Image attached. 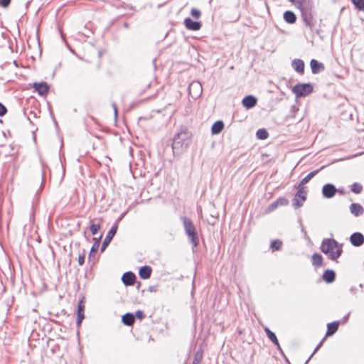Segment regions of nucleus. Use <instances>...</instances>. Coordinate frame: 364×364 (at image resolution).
<instances>
[{
  "instance_id": "nucleus-29",
  "label": "nucleus",
  "mask_w": 364,
  "mask_h": 364,
  "mask_svg": "<svg viewBox=\"0 0 364 364\" xmlns=\"http://www.w3.org/2000/svg\"><path fill=\"white\" fill-rule=\"evenodd\" d=\"M350 190L354 193L359 194L363 190V186L358 183H353L351 186Z\"/></svg>"
},
{
  "instance_id": "nucleus-14",
  "label": "nucleus",
  "mask_w": 364,
  "mask_h": 364,
  "mask_svg": "<svg viewBox=\"0 0 364 364\" xmlns=\"http://www.w3.org/2000/svg\"><path fill=\"white\" fill-rule=\"evenodd\" d=\"M257 104V99L252 95H248L243 98L242 105L247 109L255 107Z\"/></svg>"
},
{
  "instance_id": "nucleus-36",
  "label": "nucleus",
  "mask_w": 364,
  "mask_h": 364,
  "mask_svg": "<svg viewBox=\"0 0 364 364\" xmlns=\"http://www.w3.org/2000/svg\"><path fill=\"white\" fill-rule=\"evenodd\" d=\"M291 2L296 8L301 9L303 6V4L305 0H289Z\"/></svg>"
},
{
  "instance_id": "nucleus-42",
  "label": "nucleus",
  "mask_w": 364,
  "mask_h": 364,
  "mask_svg": "<svg viewBox=\"0 0 364 364\" xmlns=\"http://www.w3.org/2000/svg\"><path fill=\"white\" fill-rule=\"evenodd\" d=\"M135 314L136 316L140 319H141L144 317V313L140 310L136 311Z\"/></svg>"
},
{
  "instance_id": "nucleus-33",
  "label": "nucleus",
  "mask_w": 364,
  "mask_h": 364,
  "mask_svg": "<svg viewBox=\"0 0 364 364\" xmlns=\"http://www.w3.org/2000/svg\"><path fill=\"white\" fill-rule=\"evenodd\" d=\"M203 358V354L200 351H197L195 354L193 362L200 364Z\"/></svg>"
},
{
  "instance_id": "nucleus-32",
  "label": "nucleus",
  "mask_w": 364,
  "mask_h": 364,
  "mask_svg": "<svg viewBox=\"0 0 364 364\" xmlns=\"http://www.w3.org/2000/svg\"><path fill=\"white\" fill-rule=\"evenodd\" d=\"M352 2L359 10H364V0H352Z\"/></svg>"
},
{
  "instance_id": "nucleus-41",
  "label": "nucleus",
  "mask_w": 364,
  "mask_h": 364,
  "mask_svg": "<svg viewBox=\"0 0 364 364\" xmlns=\"http://www.w3.org/2000/svg\"><path fill=\"white\" fill-rule=\"evenodd\" d=\"M277 204L276 202L272 203L271 205H269L268 210L269 211H273L277 208Z\"/></svg>"
},
{
  "instance_id": "nucleus-13",
  "label": "nucleus",
  "mask_w": 364,
  "mask_h": 364,
  "mask_svg": "<svg viewBox=\"0 0 364 364\" xmlns=\"http://www.w3.org/2000/svg\"><path fill=\"white\" fill-rule=\"evenodd\" d=\"M85 304L82 299L80 300L77 305V325L79 326L82 323V321L85 318L84 311H85Z\"/></svg>"
},
{
  "instance_id": "nucleus-39",
  "label": "nucleus",
  "mask_w": 364,
  "mask_h": 364,
  "mask_svg": "<svg viewBox=\"0 0 364 364\" xmlns=\"http://www.w3.org/2000/svg\"><path fill=\"white\" fill-rule=\"evenodd\" d=\"M6 107L0 103V117L4 116L6 113Z\"/></svg>"
},
{
  "instance_id": "nucleus-11",
  "label": "nucleus",
  "mask_w": 364,
  "mask_h": 364,
  "mask_svg": "<svg viewBox=\"0 0 364 364\" xmlns=\"http://www.w3.org/2000/svg\"><path fill=\"white\" fill-rule=\"evenodd\" d=\"M135 279H136V277H135L134 274L131 272H125L122 277V282L126 286L133 285L135 282Z\"/></svg>"
},
{
  "instance_id": "nucleus-7",
  "label": "nucleus",
  "mask_w": 364,
  "mask_h": 364,
  "mask_svg": "<svg viewBox=\"0 0 364 364\" xmlns=\"http://www.w3.org/2000/svg\"><path fill=\"white\" fill-rule=\"evenodd\" d=\"M336 187L331 183H327L322 188V194L326 198H333L336 195Z\"/></svg>"
},
{
  "instance_id": "nucleus-10",
  "label": "nucleus",
  "mask_w": 364,
  "mask_h": 364,
  "mask_svg": "<svg viewBox=\"0 0 364 364\" xmlns=\"http://www.w3.org/2000/svg\"><path fill=\"white\" fill-rule=\"evenodd\" d=\"M33 87L40 95H46L48 91V85L46 82H35Z\"/></svg>"
},
{
  "instance_id": "nucleus-24",
  "label": "nucleus",
  "mask_w": 364,
  "mask_h": 364,
  "mask_svg": "<svg viewBox=\"0 0 364 364\" xmlns=\"http://www.w3.org/2000/svg\"><path fill=\"white\" fill-rule=\"evenodd\" d=\"M122 323L126 326H132L134 322V316L130 313L125 314L122 318Z\"/></svg>"
},
{
  "instance_id": "nucleus-21",
  "label": "nucleus",
  "mask_w": 364,
  "mask_h": 364,
  "mask_svg": "<svg viewBox=\"0 0 364 364\" xmlns=\"http://www.w3.org/2000/svg\"><path fill=\"white\" fill-rule=\"evenodd\" d=\"M264 331L268 337V338L274 344L277 346L278 349L280 350V346H279V341L277 340V338L275 335L274 333H273L272 331H271L268 328H264Z\"/></svg>"
},
{
  "instance_id": "nucleus-27",
  "label": "nucleus",
  "mask_w": 364,
  "mask_h": 364,
  "mask_svg": "<svg viewBox=\"0 0 364 364\" xmlns=\"http://www.w3.org/2000/svg\"><path fill=\"white\" fill-rule=\"evenodd\" d=\"M193 89L197 90V92L196 93V97H198L201 94L202 87H201V85L199 84L198 82H192L190 85V87H189L190 93H191V92Z\"/></svg>"
},
{
  "instance_id": "nucleus-20",
  "label": "nucleus",
  "mask_w": 364,
  "mask_h": 364,
  "mask_svg": "<svg viewBox=\"0 0 364 364\" xmlns=\"http://www.w3.org/2000/svg\"><path fill=\"white\" fill-rule=\"evenodd\" d=\"M336 274L334 271L331 269H327L324 272L323 274V280L327 283H331L335 280Z\"/></svg>"
},
{
  "instance_id": "nucleus-37",
  "label": "nucleus",
  "mask_w": 364,
  "mask_h": 364,
  "mask_svg": "<svg viewBox=\"0 0 364 364\" xmlns=\"http://www.w3.org/2000/svg\"><path fill=\"white\" fill-rule=\"evenodd\" d=\"M277 205H287L288 204V200L284 198H279L275 201Z\"/></svg>"
},
{
  "instance_id": "nucleus-1",
  "label": "nucleus",
  "mask_w": 364,
  "mask_h": 364,
  "mask_svg": "<svg viewBox=\"0 0 364 364\" xmlns=\"http://www.w3.org/2000/svg\"><path fill=\"white\" fill-rule=\"evenodd\" d=\"M321 251L331 260L336 261L343 252L342 245L333 239H325L321 245Z\"/></svg>"
},
{
  "instance_id": "nucleus-26",
  "label": "nucleus",
  "mask_w": 364,
  "mask_h": 364,
  "mask_svg": "<svg viewBox=\"0 0 364 364\" xmlns=\"http://www.w3.org/2000/svg\"><path fill=\"white\" fill-rule=\"evenodd\" d=\"M318 171H319V170H316V171L310 172L307 176H306L301 180V183L299 184L298 186L303 187L302 186L304 184L307 183Z\"/></svg>"
},
{
  "instance_id": "nucleus-23",
  "label": "nucleus",
  "mask_w": 364,
  "mask_h": 364,
  "mask_svg": "<svg viewBox=\"0 0 364 364\" xmlns=\"http://www.w3.org/2000/svg\"><path fill=\"white\" fill-rule=\"evenodd\" d=\"M284 19L288 23H294L296 21V17L292 11H287L284 14Z\"/></svg>"
},
{
  "instance_id": "nucleus-28",
  "label": "nucleus",
  "mask_w": 364,
  "mask_h": 364,
  "mask_svg": "<svg viewBox=\"0 0 364 364\" xmlns=\"http://www.w3.org/2000/svg\"><path fill=\"white\" fill-rule=\"evenodd\" d=\"M256 136L259 139L264 140L268 137L269 134L265 129H259L257 131Z\"/></svg>"
},
{
  "instance_id": "nucleus-44",
  "label": "nucleus",
  "mask_w": 364,
  "mask_h": 364,
  "mask_svg": "<svg viewBox=\"0 0 364 364\" xmlns=\"http://www.w3.org/2000/svg\"><path fill=\"white\" fill-rule=\"evenodd\" d=\"M112 107L114 109V115L115 117H117V106L115 104H113L112 105Z\"/></svg>"
},
{
  "instance_id": "nucleus-15",
  "label": "nucleus",
  "mask_w": 364,
  "mask_h": 364,
  "mask_svg": "<svg viewBox=\"0 0 364 364\" xmlns=\"http://www.w3.org/2000/svg\"><path fill=\"white\" fill-rule=\"evenodd\" d=\"M292 68L299 73L303 74L304 71V63L302 60L295 59L291 63Z\"/></svg>"
},
{
  "instance_id": "nucleus-43",
  "label": "nucleus",
  "mask_w": 364,
  "mask_h": 364,
  "mask_svg": "<svg viewBox=\"0 0 364 364\" xmlns=\"http://www.w3.org/2000/svg\"><path fill=\"white\" fill-rule=\"evenodd\" d=\"M323 344V341H321L318 345L316 346V348H315L314 353L311 354V355L310 356L309 359L313 356V355L321 348V346H322Z\"/></svg>"
},
{
  "instance_id": "nucleus-5",
  "label": "nucleus",
  "mask_w": 364,
  "mask_h": 364,
  "mask_svg": "<svg viewBox=\"0 0 364 364\" xmlns=\"http://www.w3.org/2000/svg\"><path fill=\"white\" fill-rule=\"evenodd\" d=\"M122 216L119 217L117 220V221L112 225L111 229L107 232V235L105 236L104 241L102 242V247H101V251L103 252L107 245L110 243L111 240H112L113 237L117 232V228H118V221L121 220Z\"/></svg>"
},
{
  "instance_id": "nucleus-25",
  "label": "nucleus",
  "mask_w": 364,
  "mask_h": 364,
  "mask_svg": "<svg viewBox=\"0 0 364 364\" xmlns=\"http://www.w3.org/2000/svg\"><path fill=\"white\" fill-rule=\"evenodd\" d=\"M323 263V257L320 254L314 253L312 255V264L315 267H321Z\"/></svg>"
},
{
  "instance_id": "nucleus-31",
  "label": "nucleus",
  "mask_w": 364,
  "mask_h": 364,
  "mask_svg": "<svg viewBox=\"0 0 364 364\" xmlns=\"http://www.w3.org/2000/svg\"><path fill=\"white\" fill-rule=\"evenodd\" d=\"M100 246V241H96L93 245L91 247L90 254H89V258H90L92 256H94V255L96 253L97 250H98Z\"/></svg>"
},
{
  "instance_id": "nucleus-12",
  "label": "nucleus",
  "mask_w": 364,
  "mask_h": 364,
  "mask_svg": "<svg viewBox=\"0 0 364 364\" xmlns=\"http://www.w3.org/2000/svg\"><path fill=\"white\" fill-rule=\"evenodd\" d=\"M310 66L314 74H317L325 69L324 65L315 59L311 60Z\"/></svg>"
},
{
  "instance_id": "nucleus-8",
  "label": "nucleus",
  "mask_w": 364,
  "mask_h": 364,
  "mask_svg": "<svg viewBox=\"0 0 364 364\" xmlns=\"http://www.w3.org/2000/svg\"><path fill=\"white\" fill-rule=\"evenodd\" d=\"M350 243L355 247H359L364 243V236L360 232H354L350 237Z\"/></svg>"
},
{
  "instance_id": "nucleus-6",
  "label": "nucleus",
  "mask_w": 364,
  "mask_h": 364,
  "mask_svg": "<svg viewBox=\"0 0 364 364\" xmlns=\"http://www.w3.org/2000/svg\"><path fill=\"white\" fill-rule=\"evenodd\" d=\"M298 191L292 200V205L295 208H299L303 205L304 201L306 200V193L304 187L298 186Z\"/></svg>"
},
{
  "instance_id": "nucleus-34",
  "label": "nucleus",
  "mask_w": 364,
  "mask_h": 364,
  "mask_svg": "<svg viewBox=\"0 0 364 364\" xmlns=\"http://www.w3.org/2000/svg\"><path fill=\"white\" fill-rule=\"evenodd\" d=\"M191 14L193 18L198 19L201 16V12L198 9L193 8L191 9Z\"/></svg>"
},
{
  "instance_id": "nucleus-22",
  "label": "nucleus",
  "mask_w": 364,
  "mask_h": 364,
  "mask_svg": "<svg viewBox=\"0 0 364 364\" xmlns=\"http://www.w3.org/2000/svg\"><path fill=\"white\" fill-rule=\"evenodd\" d=\"M224 128V123L222 121H217L213 124L211 128L213 134H218L222 132Z\"/></svg>"
},
{
  "instance_id": "nucleus-3",
  "label": "nucleus",
  "mask_w": 364,
  "mask_h": 364,
  "mask_svg": "<svg viewBox=\"0 0 364 364\" xmlns=\"http://www.w3.org/2000/svg\"><path fill=\"white\" fill-rule=\"evenodd\" d=\"M181 220L183 221L185 232L188 238L191 240V243L194 247L198 246L199 243V239L193 222L186 217H182Z\"/></svg>"
},
{
  "instance_id": "nucleus-30",
  "label": "nucleus",
  "mask_w": 364,
  "mask_h": 364,
  "mask_svg": "<svg viewBox=\"0 0 364 364\" xmlns=\"http://www.w3.org/2000/svg\"><path fill=\"white\" fill-rule=\"evenodd\" d=\"M282 241H280L279 240H275L272 241L270 247L273 250V251H274V250H279L282 247Z\"/></svg>"
},
{
  "instance_id": "nucleus-4",
  "label": "nucleus",
  "mask_w": 364,
  "mask_h": 364,
  "mask_svg": "<svg viewBox=\"0 0 364 364\" xmlns=\"http://www.w3.org/2000/svg\"><path fill=\"white\" fill-rule=\"evenodd\" d=\"M313 90L312 86L309 83L297 84L293 87L292 91L298 97L308 95Z\"/></svg>"
},
{
  "instance_id": "nucleus-40",
  "label": "nucleus",
  "mask_w": 364,
  "mask_h": 364,
  "mask_svg": "<svg viewBox=\"0 0 364 364\" xmlns=\"http://www.w3.org/2000/svg\"><path fill=\"white\" fill-rule=\"evenodd\" d=\"M85 254H82L78 256L77 261H78V264L80 265H82L85 263Z\"/></svg>"
},
{
  "instance_id": "nucleus-9",
  "label": "nucleus",
  "mask_w": 364,
  "mask_h": 364,
  "mask_svg": "<svg viewBox=\"0 0 364 364\" xmlns=\"http://www.w3.org/2000/svg\"><path fill=\"white\" fill-rule=\"evenodd\" d=\"M184 25L186 28L191 31H198L201 28V23L198 21H193L190 18H186L184 20Z\"/></svg>"
},
{
  "instance_id": "nucleus-16",
  "label": "nucleus",
  "mask_w": 364,
  "mask_h": 364,
  "mask_svg": "<svg viewBox=\"0 0 364 364\" xmlns=\"http://www.w3.org/2000/svg\"><path fill=\"white\" fill-rule=\"evenodd\" d=\"M350 211L353 215L358 217L363 213L364 209L359 203H352L350 205Z\"/></svg>"
},
{
  "instance_id": "nucleus-19",
  "label": "nucleus",
  "mask_w": 364,
  "mask_h": 364,
  "mask_svg": "<svg viewBox=\"0 0 364 364\" xmlns=\"http://www.w3.org/2000/svg\"><path fill=\"white\" fill-rule=\"evenodd\" d=\"M301 11V16H302V18L306 23V25L309 26H311L312 25V16L311 14H310V12H308L306 11H305L303 8V6H301V9H299Z\"/></svg>"
},
{
  "instance_id": "nucleus-2",
  "label": "nucleus",
  "mask_w": 364,
  "mask_h": 364,
  "mask_svg": "<svg viewBox=\"0 0 364 364\" xmlns=\"http://www.w3.org/2000/svg\"><path fill=\"white\" fill-rule=\"evenodd\" d=\"M190 142V134L188 132L177 133L173 138L172 149L174 154H179L184 151Z\"/></svg>"
},
{
  "instance_id": "nucleus-18",
  "label": "nucleus",
  "mask_w": 364,
  "mask_h": 364,
  "mask_svg": "<svg viewBox=\"0 0 364 364\" xmlns=\"http://www.w3.org/2000/svg\"><path fill=\"white\" fill-rule=\"evenodd\" d=\"M151 268L149 266H144L139 269V277L141 279H146L150 277L151 274Z\"/></svg>"
},
{
  "instance_id": "nucleus-17",
  "label": "nucleus",
  "mask_w": 364,
  "mask_h": 364,
  "mask_svg": "<svg viewBox=\"0 0 364 364\" xmlns=\"http://www.w3.org/2000/svg\"><path fill=\"white\" fill-rule=\"evenodd\" d=\"M339 323L338 321H333L327 324L326 336H330L334 334L338 328Z\"/></svg>"
},
{
  "instance_id": "nucleus-35",
  "label": "nucleus",
  "mask_w": 364,
  "mask_h": 364,
  "mask_svg": "<svg viewBox=\"0 0 364 364\" xmlns=\"http://www.w3.org/2000/svg\"><path fill=\"white\" fill-rule=\"evenodd\" d=\"M100 229V225L99 224H92L90 226V232L92 235H96Z\"/></svg>"
},
{
  "instance_id": "nucleus-38",
  "label": "nucleus",
  "mask_w": 364,
  "mask_h": 364,
  "mask_svg": "<svg viewBox=\"0 0 364 364\" xmlns=\"http://www.w3.org/2000/svg\"><path fill=\"white\" fill-rule=\"evenodd\" d=\"M11 0H0V5L6 8L10 4Z\"/></svg>"
}]
</instances>
